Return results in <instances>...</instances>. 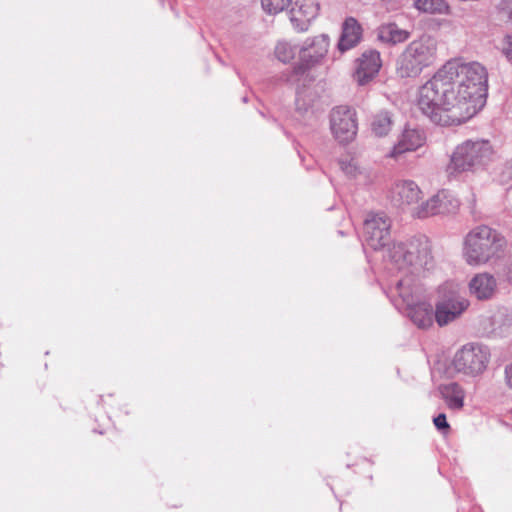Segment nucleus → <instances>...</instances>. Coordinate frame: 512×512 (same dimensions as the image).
<instances>
[{"label":"nucleus","mask_w":512,"mask_h":512,"mask_svg":"<svg viewBox=\"0 0 512 512\" xmlns=\"http://www.w3.org/2000/svg\"><path fill=\"white\" fill-rule=\"evenodd\" d=\"M439 392L449 409L460 410L463 407L465 393L458 383L441 385Z\"/></svg>","instance_id":"20"},{"label":"nucleus","mask_w":512,"mask_h":512,"mask_svg":"<svg viewBox=\"0 0 512 512\" xmlns=\"http://www.w3.org/2000/svg\"><path fill=\"white\" fill-rule=\"evenodd\" d=\"M493 150L488 141L467 140L454 149L447 172L450 175L466 171H474L486 165L492 157Z\"/></svg>","instance_id":"6"},{"label":"nucleus","mask_w":512,"mask_h":512,"mask_svg":"<svg viewBox=\"0 0 512 512\" xmlns=\"http://www.w3.org/2000/svg\"><path fill=\"white\" fill-rule=\"evenodd\" d=\"M296 53H299L297 46L286 41H280L275 47V56L283 63L291 61Z\"/></svg>","instance_id":"23"},{"label":"nucleus","mask_w":512,"mask_h":512,"mask_svg":"<svg viewBox=\"0 0 512 512\" xmlns=\"http://www.w3.org/2000/svg\"><path fill=\"white\" fill-rule=\"evenodd\" d=\"M340 166H341V169L347 175H349V176H355L356 175L357 167H356V165L352 161H349V162L341 161L340 162Z\"/></svg>","instance_id":"27"},{"label":"nucleus","mask_w":512,"mask_h":512,"mask_svg":"<svg viewBox=\"0 0 512 512\" xmlns=\"http://www.w3.org/2000/svg\"><path fill=\"white\" fill-rule=\"evenodd\" d=\"M437 59V41L424 35L410 42L399 55L396 72L401 78H415Z\"/></svg>","instance_id":"5"},{"label":"nucleus","mask_w":512,"mask_h":512,"mask_svg":"<svg viewBox=\"0 0 512 512\" xmlns=\"http://www.w3.org/2000/svg\"><path fill=\"white\" fill-rule=\"evenodd\" d=\"M490 359L486 346L468 343L459 349L452 361L454 369L467 376H477L485 371Z\"/></svg>","instance_id":"7"},{"label":"nucleus","mask_w":512,"mask_h":512,"mask_svg":"<svg viewBox=\"0 0 512 512\" xmlns=\"http://www.w3.org/2000/svg\"><path fill=\"white\" fill-rule=\"evenodd\" d=\"M381 66L382 60L377 50L364 51L357 60V68L354 74L355 81L359 85L367 84L378 74Z\"/></svg>","instance_id":"15"},{"label":"nucleus","mask_w":512,"mask_h":512,"mask_svg":"<svg viewBox=\"0 0 512 512\" xmlns=\"http://www.w3.org/2000/svg\"><path fill=\"white\" fill-rule=\"evenodd\" d=\"M394 124L393 115L389 111H380L371 119V131L377 137L386 136Z\"/></svg>","instance_id":"21"},{"label":"nucleus","mask_w":512,"mask_h":512,"mask_svg":"<svg viewBox=\"0 0 512 512\" xmlns=\"http://www.w3.org/2000/svg\"><path fill=\"white\" fill-rule=\"evenodd\" d=\"M329 47V38L326 35H319L312 40H307L299 50V64L293 68L295 75L304 74L305 71L321 58H323Z\"/></svg>","instance_id":"13"},{"label":"nucleus","mask_w":512,"mask_h":512,"mask_svg":"<svg viewBox=\"0 0 512 512\" xmlns=\"http://www.w3.org/2000/svg\"><path fill=\"white\" fill-rule=\"evenodd\" d=\"M391 219L384 212H370L364 220L366 244L374 250L385 247L390 241Z\"/></svg>","instance_id":"8"},{"label":"nucleus","mask_w":512,"mask_h":512,"mask_svg":"<svg viewBox=\"0 0 512 512\" xmlns=\"http://www.w3.org/2000/svg\"><path fill=\"white\" fill-rule=\"evenodd\" d=\"M431 248L430 240L421 235L394 243L388 249L387 256L395 268L403 272L401 278L412 277L418 283L417 276L433 267Z\"/></svg>","instance_id":"2"},{"label":"nucleus","mask_w":512,"mask_h":512,"mask_svg":"<svg viewBox=\"0 0 512 512\" xmlns=\"http://www.w3.org/2000/svg\"><path fill=\"white\" fill-rule=\"evenodd\" d=\"M434 425L440 431L449 430V424L446 420V415L441 413L433 419Z\"/></svg>","instance_id":"25"},{"label":"nucleus","mask_w":512,"mask_h":512,"mask_svg":"<svg viewBox=\"0 0 512 512\" xmlns=\"http://www.w3.org/2000/svg\"><path fill=\"white\" fill-rule=\"evenodd\" d=\"M496 279L488 273H480L472 278L469 283L470 291L479 300L489 299L496 290Z\"/></svg>","instance_id":"18"},{"label":"nucleus","mask_w":512,"mask_h":512,"mask_svg":"<svg viewBox=\"0 0 512 512\" xmlns=\"http://www.w3.org/2000/svg\"><path fill=\"white\" fill-rule=\"evenodd\" d=\"M376 36L384 44L397 45L407 41L411 33L406 29L400 28L396 23H386L377 28Z\"/></svg>","instance_id":"19"},{"label":"nucleus","mask_w":512,"mask_h":512,"mask_svg":"<svg viewBox=\"0 0 512 512\" xmlns=\"http://www.w3.org/2000/svg\"><path fill=\"white\" fill-rule=\"evenodd\" d=\"M505 378L508 386L512 389V364L506 367Z\"/></svg>","instance_id":"29"},{"label":"nucleus","mask_w":512,"mask_h":512,"mask_svg":"<svg viewBox=\"0 0 512 512\" xmlns=\"http://www.w3.org/2000/svg\"><path fill=\"white\" fill-rule=\"evenodd\" d=\"M425 137L417 129L405 128L397 144L389 153V157L398 159V157L408 151H415L424 144Z\"/></svg>","instance_id":"16"},{"label":"nucleus","mask_w":512,"mask_h":512,"mask_svg":"<svg viewBox=\"0 0 512 512\" xmlns=\"http://www.w3.org/2000/svg\"><path fill=\"white\" fill-rule=\"evenodd\" d=\"M487 89L482 64L450 60L420 87L417 105L437 125H460L484 106Z\"/></svg>","instance_id":"1"},{"label":"nucleus","mask_w":512,"mask_h":512,"mask_svg":"<svg viewBox=\"0 0 512 512\" xmlns=\"http://www.w3.org/2000/svg\"><path fill=\"white\" fill-rule=\"evenodd\" d=\"M319 4L316 0H292L289 12L290 21L298 31H306L312 20L316 18Z\"/></svg>","instance_id":"14"},{"label":"nucleus","mask_w":512,"mask_h":512,"mask_svg":"<svg viewBox=\"0 0 512 512\" xmlns=\"http://www.w3.org/2000/svg\"><path fill=\"white\" fill-rule=\"evenodd\" d=\"M292 0H261L262 8L268 14L274 15L282 12Z\"/></svg>","instance_id":"24"},{"label":"nucleus","mask_w":512,"mask_h":512,"mask_svg":"<svg viewBox=\"0 0 512 512\" xmlns=\"http://www.w3.org/2000/svg\"><path fill=\"white\" fill-rule=\"evenodd\" d=\"M501 10L507 15L508 19L512 22V0H502Z\"/></svg>","instance_id":"28"},{"label":"nucleus","mask_w":512,"mask_h":512,"mask_svg":"<svg viewBox=\"0 0 512 512\" xmlns=\"http://www.w3.org/2000/svg\"><path fill=\"white\" fill-rule=\"evenodd\" d=\"M414 6L426 13H446L449 9L445 0H416Z\"/></svg>","instance_id":"22"},{"label":"nucleus","mask_w":512,"mask_h":512,"mask_svg":"<svg viewBox=\"0 0 512 512\" xmlns=\"http://www.w3.org/2000/svg\"><path fill=\"white\" fill-rule=\"evenodd\" d=\"M392 293L398 296L407 316L415 325L422 329L432 326L435 311L430 303L424 301L423 288L415 282L414 278L406 277L397 280Z\"/></svg>","instance_id":"4"},{"label":"nucleus","mask_w":512,"mask_h":512,"mask_svg":"<svg viewBox=\"0 0 512 512\" xmlns=\"http://www.w3.org/2000/svg\"><path fill=\"white\" fill-rule=\"evenodd\" d=\"M362 28L358 21L353 18H347L342 25V33L338 42V49L345 52L355 47L361 40Z\"/></svg>","instance_id":"17"},{"label":"nucleus","mask_w":512,"mask_h":512,"mask_svg":"<svg viewBox=\"0 0 512 512\" xmlns=\"http://www.w3.org/2000/svg\"><path fill=\"white\" fill-rule=\"evenodd\" d=\"M502 51L504 55L512 61V35H507L503 40Z\"/></svg>","instance_id":"26"},{"label":"nucleus","mask_w":512,"mask_h":512,"mask_svg":"<svg viewBox=\"0 0 512 512\" xmlns=\"http://www.w3.org/2000/svg\"><path fill=\"white\" fill-rule=\"evenodd\" d=\"M389 197L394 206L409 210L412 214L413 208L418 207L423 197L420 187L412 180H398L390 188Z\"/></svg>","instance_id":"11"},{"label":"nucleus","mask_w":512,"mask_h":512,"mask_svg":"<svg viewBox=\"0 0 512 512\" xmlns=\"http://www.w3.org/2000/svg\"><path fill=\"white\" fill-rule=\"evenodd\" d=\"M355 111L346 106H339L330 114V127L339 142L351 141L357 133Z\"/></svg>","instance_id":"10"},{"label":"nucleus","mask_w":512,"mask_h":512,"mask_svg":"<svg viewBox=\"0 0 512 512\" xmlns=\"http://www.w3.org/2000/svg\"><path fill=\"white\" fill-rule=\"evenodd\" d=\"M446 287L441 289L444 297L436 304L435 320L439 326H445L458 318L468 307L469 302L461 297L455 289L449 295L445 294Z\"/></svg>","instance_id":"12"},{"label":"nucleus","mask_w":512,"mask_h":512,"mask_svg":"<svg viewBox=\"0 0 512 512\" xmlns=\"http://www.w3.org/2000/svg\"><path fill=\"white\" fill-rule=\"evenodd\" d=\"M459 207V201L447 190H441L413 208L412 217L424 219L438 214L454 213Z\"/></svg>","instance_id":"9"},{"label":"nucleus","mask_w":512,"mask_h":512,"mask_svg":"<svg viewBox=\"0 0 512 512\" xmlns=\"http://www.w3.org/2000/svg\"><path fill=\"white\" fill-rule=\"evenodd\" d=\"M505 244L504 237L495 229L477 226L465 237L463 255L469 265H483L499 257Z\"/></svg>","instance_id":"3"}]
</instances>
